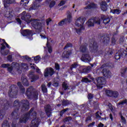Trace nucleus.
I'll return each mask as SVG.
<instances>
[{"instance_id": "obj_29", "label": "nucleus", "mask_w": 127, "mask_h": 127, "mask_svg": "<svg viewBox=\"0 0 127 127\" xmlns=\"http://www.w3.org/2000/svg\"><path fill=\"white\" fill-rule=\"evenodd\" d=\"M71 104L72 102H71V101L67 100H64L62 103L63 106H68V105H71Z\"/></svg>"}, {"instance_id": "obj_55", "label": "nucleus", "mask_w": 127, "mask_h": 127, "mask_svg": "<svg viewBox=\"0 0 127 127\" xmlns=\"http://www.w3.org/2000/svg\"><path fill=\"white\" fill-rule=\"evenodd\" d=\"M40 36H41V38L42 39H46V36L45 35H44V34H41Z\"/></svg>"}, {"instance_id": "obj_37", "label": "nucleus", "mask_w": 127, "mask_h": 127, "mask_svg": "<svg viewBox=\"0 0 127 127\" xmlns=\"http://www.w3.org/2000/svg\"><path fill=\"white\" fill-rule=\"evenodd\" d=\"M42 90L43 93H47V88H46V86H45V85L43 84L42 85Z\"/></svg>"}, {"instance_id": "obj_1", "label": "nucleus", "mask_w": 127, "mask_h": 127, "mask_svg": "<svg viewBox=\"0 0 127 127\" xmlns=\"http://www.w3.org/2000/svg\"><path fill=\"white\" fill-rule=\"evenodd\" d=\"M33 110V108L31 109L29 113L22 116L20 119V123H24L25 124L29 120V118L31 119H33V118L35 120L32 121L30 127H38L39 119L36 117V113Z\"/></svg>"}, {"instance_id": "obj_31", "label": "nucleus", "mask_w": 127, "mask_h": 127, "mask_svg": "<svg viewBox=\"0 0 127 127\" xmlns=\"http://www.w3.org/2000/svg\"><path fill=\"white\" fill-rule=\"evenodd\" d=\"M126 104H127V99H125L124 100L121 101L119 103L117 104V107H122L123 105H126Z\"/></svg>"}, {"instance_id": "obj_56", "label": "nucleus", "mask_w": 127, "mask_h": 127, "mask_svg": "<svg viewBox=\"0 0 127 127\" xmlns=\"http://www.w3.org/2000/svg\"><path fill=\"white\" fill-rule=\"evenodd\" d=\"M64 4H65V1H61L59 5L60 6H62V5H64Z\"/></svg>"}, {"instance_id": "obj_45", "label": "nucleus", "mask_w": 127, "mask_h": 127, "mask_svg": "<svg viewBox=\"0 0 127 127\" xmlns=\"http://www.w3.org/2000/svg\"><path fill=\"white\" fill-rule=\"evenodd\" d=\"M15 68L17 69V71H19V69H20V65L18 63L15 64Z\"/></svg>"}, {"instance_id": "obj_43", "label": "nucleus", "mask_w": 127, "mask_h": 127, "mask_svg": "<svg viewBox=\"0 0 127 127\" xmlns=\"http://www.w3.org/2000/svg\"><path fill=\"white\" fill-rule=\"evenodd\" d=\"M78 64L76 63H74L72 64L70 67V70H73V68H77Z\"/></svg>"}, {"instance_id": "obj_59", "label": "nucleus", "mask_w": 127, "mask_h": 127, "mask_svg": "<svg viewBox=\"0 0 127 127\" xmlns=\"http://www.w3.org/2000/svg\"><path fill=\"white\" fill-rule=\"evenodd\" d=\"M7 59H8V60H9V61H10V62L12 61V56H10V55L8 57Z\"/></svg>"}, {"instance_id": "obj_25", "label": "nucleus", "mask_w": 127, "mask_h": 127, "mask_svg": "<svg viewBox=\"0 0 127 127\" xmlns=\"http://www.w3.org/2000/svg\"><path fill=\"white\" fill-rule=\"evenodd\" d=\"M110 12H112L113 14H120L122 12V10L120 9H115L111 10Z\"/></svg>"}, {"instance_id": "obj_44", "label": "nucleus", "mask_w": 127, "mask_h": 127, "mask_svg": "<svg viewBox=\"0 0 127 127\" xmlns=\"http://www.w3.org/2000/svg\"><path fill=\"white\" fill-rule=\"evenodd\" d=\"M119 96V93L117 91H113L112 97H114L115 98H117Z\"/></svg>"}, {"instance_id": "obj_64", "label": "nucleus", "mask_w": 127, "mask_h": 127, "mask_svg": "<svg viewBox=\"0 0 127 127\" xmlns=\"http://www.w3.org/2000/svg\"><path fill=\"white\" fill-rule=\"evenodd\" d=\"M98 127H104V124L100 123L98 125Z\"/></svg>"}, {"instance_id": "obj_16", "label": "nucleus", "mask_w": 127, "mask_h": 127, "mask_svg": "<svg viewBox=\"0 0 127 127\" xmlns=\"http://www.w3.org/2000/svg\"><path fill=\"white\" fill-rule=\"evenodd\" d=\"M94 49H97V43H93V44L91 43L89 45V50L91 52H94Z\"/></svg>"}, {"instance_id": "obj_54", "label": "nucleus", "mask_w": 127, "mask_h": 127, "mask_svg": "<svg viewBox=\"0 0 127 127\" xmlns=\"http://www.w3.org/2000/svg\"><path fill=\"white\" fill-rule=\"evenodd\" d=\"M93 94L90 93V94H88V99L89 100H91V99H93Z\"/></svg>"}, {"instance_id": "obj_53", "label": "nucleus", "mask_w": 127, "mask_h": 127, "mask_svg": "<svg viewBox=\"0 0 127 127\" xmlns=\"http://www.w3.org/2000/svg\"><path fill=\"white\" fill-rule=\"evenodd\" d=\"M38 97V92H36L34 94V98H35V100H37Z\"/></svg>"}, {"instance_id": "obj_38", "label": "nucleus", "mask_w": 127, "mask_h": 127, "mask_svg": "<svg viewBox=\"0 0 127 127\" xmlns=\"http://www.w3.org/2000/svg\"><path fill=\"white\" fill-rule=\"evenodd\" d=\"M41 58L39 56H37L34 58V61H35L36 63H38L39 61H40Z\"/></svg>"}, {"instance_id": "obj_11", "label": "nucleus", "mask_w": 127, "mask_h": 127, "mask_svg": "<svg viewBox=\"0 0 127 127\" xmlns=\"http://www.w3.org/2000/svg\"><path fill=\"white\" fill-rule=\"evenodd\" d=\"M72 21V16L71 14H68L67 16V19H64L62 21L60 22L59 23V25L60 26H62L63 25H64L65 23H67V22H71Z\"/></svg>"}, {"instance_id": "obj_2", "label": "nucleus", "mask_w": 127, "mask_h": 127, "mask_svg": "<svg viewBox=\"0 0 127 127\" xmlns=\"http://www.w3.org/2000/svg\"><path fill=\"white\" fill-rule=\"evenodd\" d=\"M79 50L80 52H82V53H83L82 54V56L81 59L82 61H83V62L88 63L92 61L91 56L89 54V52H88V50H87V47L86 45L81 46L80 47Z\"/></svg>"}, {"instance_id": "obj_51", "label": "nucleus", "mask_w": 127, "mask_h": 127, "mask_svg": "<svg viewBox=\"0 0 127 127\" xmlns=\"http://www.w3.org/2000/svg\"><path fill=\"white\" fill-rule=\"evenodd\" d=\"M68 47H72V44L67 43L66 45L64 47V49H66V48H68Z\"/></svg>"}, {"instance_id": "obj_30", "label": "nucleus", "mask_w": 127, "mask_h": 127, "mask_svg": "<svg viewBox=\"0 0 127 127\" xmlns=\"http://www.w3.org/2000/svg\"><path fill=\"white\" fill-rule=\"evenodd\" d=\"M97 7V5L95 4L94 3H91L90 4L88 5L87 6L85 7V9H90V8Z\"/></svg>"}, {"instance_id": "obj_63", "label": "nucleus", "mask_w": 127, "mask_h": 127, "mask_svg": "<svg viewBox=\"0 0 127 127\" xmlns=\"http://www.w3.org/2000/svg\"><path fill=\"white\" fill-rule=\"evenodd\" d=\"M112 44H115V43H116V39H115V38H112Z\"/></svg>"}, {"instance_id": "obj_26", "label": "nucleus", "mask_w": 127, "mask_h": 127, "mask_svg": "<svg viewBox=\"0 0 127 127\" xmlns=\"http://www.w3.org/2000/svg\"><path fill=\"white\" fill-rule=\"evenodd\" d=\"M80 69H82L83 73H89L90 70H91L90 66H87L86 67L83 68V66H80Z\"/></svg>"}, {"instance_id": "obj_35", "label": "nucleus", "mask_w": 127, "mask_h": 127, "mask_svg": "<svg viewBox=\"0 0 127 127\" xmlns=\"http://www.w3.org/2000/svg\"><path fill=\"white\" fill-rule=\"evenodd\" d=\"M108 107H109L110 110H111V112H112V113H115V111L116 110V108H115V107H113L112 106V104L111 103H109L108 104Z\"/></svg>"}, {"instance_id": "obj_52", "label": "nucleus", "mask_w": 127, "mask_h": 127, "mask_svg": "<svg viewBox=\"0 0 127 127\" xmlns=\"http://www.w3.org/2000/svg\"><path fill=\"white\" fill-rule=\"evenodd\" d=\"M55 1H52L50 4V7H53V6H54V5H55Z\"/></svg>"}, {"instance_id": "obj_42", "label": "nucleus", "mask_w": 127, "mask_h": 127, "mask_svg": "<svg viewBox=\"0 0 127 127\" xmlns=\"http://www.w3.org/2000/svg\"><path fill=\"white\" fill-rule=\"evenodd\" d=\"M33 65L31 66V68L32 69H36V72L38 73H40V70L36 66H34V64H33Z\"/></svg>"}, {"instance_id": "obj_46", "label": "nucleus", "mask_w": 127, "mask_h": 127, "mask_svg": "<svg viewBox=\"0 0 127 127\" xmlns=\"http://www.w3.org/2000/svg\"><path fill=\"white\" fill-rule=\"evenodd\" d=\"M46 22L47 23V25H49L51 24V22H52V20L51 19H48L46 20Z\"/></svg>"}, {"instance_id": "obj_13", "label": "nucleus", "mask_w": 127, "mask_h": 127, "mask_svg": "<svg viewBox=\"0 0 127 127\" xmlns=\"http://www.w3.org/2000/svg\"><path fill=\"white\" fill-rule=\"evenodd\" d=\"M127 55V51L126 50H124L122 52L121 55H118L116 54L115 55V59L116 60H119L121 58V57H126Z\"/></svg>"}, {"instance_id": "obj_19", "label": "nucleus", "mask_w": 127, "mask_h": 127, "mask_svg": "<svg viewBox=\"0 0 127 127\" xmlns=\"http://www.w3.org/2000/svg\"><path fill=\"white\" fill-rule=\"evenodd\" d=\"M9 64H2V67L3 68H7V70L8 71V72H9L10 73H11V72H12V66H10L9 67Z\"/></svg>"}, {"instance_id": "obj_50", "label": "nucleus", "mask_w": 127, "mask_h": 127, "mask_svg": "<svg viewBox=\"0 0 127 127\" xmlns=\"http://www.w3.org/2000/svg\"><path fill=\"white\" fill-rule=\"evenodd\" d=\"M55 68L56 70H60V66L59 65V64H55Z\"/></svg>"}, {"instance_id": "obj_24", "label": "nucleus", "mask_w": 127, "mask_h": 127, "mask_svg": "<svg viewBox=\"0 0 127 127\" xmlns=\"http://www.w3.org/2000/svg\"><path fill=\"white\" fill-rule=\"evenodd\" d=\"M126 72H127V67H123L121 70L122 77H124V78H126V77H127V74H126Z\"/></svg>"}, {"instance_id": "obj_49", "label": "nucleus", "mask_w": 127, "mask_h": 127, "mask_svg": "<svg viewBox=\"0 0 127 127\" xmlns=\"http://www.w3.org/2000/svg\"><path fill=\"white\" fill-rule=\"evenodd\" d=\"M55 80H56L57 81V82H55L54 83V86L55 87H58L59 85V83H58V81H59V79L58 78H56Z\"/></svg>"}, {"instance_id": "obj_39", "label": "nucleus", "mask_w": 127, "mask_h": 127, "mask_svg": "<svg viewBox=\"0 0 127 127\" xmlns=\"http://www.w3.org/2000/svg\"><path fill=\"white\" fill-rule=\"evenodd\" d=\"M102 116V113H100V112H97L96 113V118L98 119V120H101V116Z\"/></svg>"}, {"instance_id": "obj_3", "label": "nucleus", "mask_w": 127, "mask_h": 127, "mask_svg": "<svg viewBox=\"0 0 127 127\" xmlns=\"http://www.w3.org/2000/svg\"><path fill=\"white\" fill-rule=\"evenodd\" d=\"M85 20H86V18L82 16L79 17L76 19H75V24L76 26H77V27H80V29L78 30L76 28L75 29V30L77 34H80L81 31L84 30V29H85V27H84V23H85Z\"/></svg>"}, {"instance_id": "obj_28", "label": "nucleus", "mask_w": 127, "mask_h": 127, "mask_svg": "<svg viewBox=\"0 0 127 127\" xmlns=\"http://www.w3.org/2000/svg\"><path fill=\"white\" fill-rule=\"evenodd\" d=\"M13 2H14V0H4V6L6 7L7 6V4L13 3Z\"/></svg>"}, {"instance_id": "obj_15", "label": "nucleus", "mask_w": 127, "mask_h": 127, "mask_svg": "<svg viewBox=\"0 0 127 127\" xmlns=\"http://www.w3.org/2000/svg\"><path fill=\"white\" fill-rule=\"evenodd\" d=\"M101 19H103V23L104 24H108L110 21H111V20L110 19V17H106L104 15H102L101 16Z\"/></svg>"}, {"instance_id": "obj_40", "label": "nucleus", "mask_w": 127, "mask_h": 127, "mask_svg": "<svg viewBox=\"0 0 127 127\" xmlns=\"http://www.w3.org/2000/svg\"><path fill=\"white\" fill-rule=\"evenodd\" d=\"M20 67H22V68H23V69H25L26 70H27V69H28V65L27 64H22L20 65Z\"/></svg>"}, {"instance_id": "obj_61", "label": "nucleus", "mask_w": 127, "mask_h": 127, "mask_svg": "<svg viewBox=\"0 0 127 127\" xmlns=\"http://www.w3.org/2000/svg\"><path fill=\"white\" fill-rule=\"evenodd\" d=\"M94 125H95V122H93L92 123H91L88 125V127H93Z\"/></svg>"}, {"instance_id": "obj_5", "label": "nucleus", "mask_w": 127, "mask_h": 127, "mask_svg": "<svg viewBox=\"0 0 127 127\" xmlns=\"http://www.w3.org/2000/svg\"><path fill=\"white\" fill-rule=\"evenodd\" d=\"M94 23L98 25L100 24L101 23V19L100 18H91L88 20L86 24L88 27H91V26H94Z\"/></svg>"}, {"instance_id": "obj_4", "label": "nucleus", "mask_w": 127, "mask_h": 127, "mask_svg": "<svg viewBox=\"0 0 127 127\" xmlns=\"http://www.w3.org/2000/svg\"><path fill=\"white\" fill-rule=\"evenodd\" d=\"M31 25L33 26V27H34L35 29L38 30L39 32H41V30H42V24L39 21L34 20L31 22Z\"/></svg>"}, {"instance_id": "obj_18", "label": "nucleus", "mask_w": 127, "mask_h": 127, "mask_svg": "<svg viewBox=\"0 0 127 127\" xmlns=\"http://www.w3.org/2000/svg\"><path fill=\"white\" fill-rule=\"evenodd\" d=\"M32 92H33V87H31L28 89L26 93L28 97L30 98L31 96L32 95Z\"/></svg>"}, {"instance_id": "obj_60", "label": "nucleus", "mask_w": 127, "mask_h": 127, "mask_svg": "<svg viewBox=\"0 0 127 127\" xmlns=\"http://www.w3.org/2000/svg\"><path fill=\"white\" fill-rule=\"evenodd\" d=\"M94 125H95V122H93L92 123H91L88 125V127H93Z\"/></svg>"}, {"instance_id": "obj_33", "label": "nucleus", "mask_w": 127, "mask_h": 127, "mask_svg": "<svg viewBox=\"0 0 127 127\" xmlns=\"http://www.w3.org/2000/svg\"><path fill=\"white\" fill-rule=\"evenodd\" d=\"M69 85H68V83L66 82H64L63 84V88L64 90H67Z\"/></svg>"}, {"instance_id": "obj_34", "label": "nucleus", "mask_w": 127, "mask_h": 127, "mask_svg": "<svg viewBox=\"0 0 127 127\" xmlns=\"http://www.w3.org/2000/svg\"><path fill=\"white\" fill-rule=\"evenodd\" d=\"M17 85L19 87V88L21 89V93H24L25 90H24V88H23V86H22V85H21V83L18 82Z\"/></svg>"}, {"instance_id": "obj_36", "label": "nucleus", "mask_w": 127, "mask_h": 127, "mask_svg": "<svg viewBox=\"0 0 127 127\" xmlns=\"http://www.w3.org/2000/svg\"><path fill=\"white\" fill-rule=\"evenodd\" d=\"M29 2V1L27 0H21V4H23L24 6H25L26 4H27Z\"/></svg>"}, {"instance_id": "obj_58", "label": "nucleus", "mask_w": 127, "mask_h": 127, "mask_svg": "<svg viewBox=\"0 0 127 127\" xmlns=\"http://www.w3.org/2000/svg\"><path fill=\"white\" fill-rule=\"evenodd\" d=\"M14 104L15 106H18V105H19V103L18 100H16L14 102Z\"/></svg>"}, {"instance_id": "obj_22", "label": "nucleus", "mask_w": 127, "mask_h": 127, "mask_svg": "<svg viewBox=\"0 0 127 127\" xmlns=\"http://www.w3.org/2000/svg\"><path fill=\"white\" fill-rule=\"evenodd\" d=\"M40 5L39 4L36 3V2H35L32 5V6L29 8L30 10H32V9H37L38 7H39Z\"/></svg>"}, {"instance_id": "obj_57", "label": "nucleus", "mask_w": 127, "mask_h": 127, "mask_svg": "<svg viewBox=\"0 0 127 127\" xmlns=\"http://www.w3.org/2000/svg\"><path fill=\"white\" fill-rule=\"evenodd\" d=\"M16 21L18 22L19 24H21V20L19 18L16 19Z\"/></svg>"}, {"instance_id": "obj_8", "label": "nucleus", "mask_w": 127, "mask_h": 127, "mask_svg": "<svg viewBox=\"0 0 127 127\" xmlns=\"http://www.w3.org/2000/svg\"><path fill=\"white\" fill-rule=\"evenodd\" d=\"M105 67H107V64H104L102 66L101 68H103L102 73H103V75L104 77H106V78H111L112 77V73L111 71H109V70L107 69V68Z\"/></svg>"}, {"instance_id": "obj_32", "label": "nucleus", "mask_w": 127, "mask_h": 127, "mask_svg": "<svg viewBox=\"0 0 127 127\" xmlns=\"http://www.w3.org/2000/svg\"><path fill=\"white\" fill-rule=\"evenodd\" d=\"M114 91L112 90H107L106 91V95L108 96V97H113V93Z\"/></svg>"}, {"instance_id": "obj_47", "label": "nucleus", "mask_w": 127, "mask_h": 127, "mask_svg": "<svg viewBox=\"0 0 127 127\" xmlns=\"http://www.w3.org/2000/svg\"><path fill=\"white\" fill-rule=\"evenodd\" d=\"M121 121L123 124H124V125L127 124V121L126 120V118H125V117L121 116Z\"/></svg>"}, {"instance_id": "obj_27", "label": "nucleus", "mask_w": 127, "mask_h": 127, "mask_svg": "<svg viewBox=\"0 0 127 127\" xmlns=\"http://www.w3.org/2000/svg\"><path fill=\"white\" fill-rule=\"evenodd\" d=\"M22 83L24 86H28V81L25 77H22L21 78Z\"/></svg>"}, {"instance_id": "obj_10", "label": "nucleus", "mask_w": 127, "mask_h": 127, "mask_svg": "<svg viewBox=\"0 0 127 127\" xmlns=\"http://www.w3.org/2000/svg\"><path fill=\"white\" fill-rule=\"evenodd\" d=\"M54 74V70L51 67H47L45 69L44 76L45 77L51 76Z\"/></svg>"}, {"instance_id": "obj_17", "label": "nucleus", "mask_w": 127, "mask_h": 127, "mask_svg": "<svg viewBox=\"0 0 127 127\" xmlns=\"http://www.w3.org/2000/svg\"><path fill=\"white\" fill-rule=\"evenodd\" d=\"M23 109L25 110V111H27L28 109H29V102L27 100H24L23 101Z\"/></svg>"}, {"instance_id": "obj_23", "label": "nucleus", "mask_w": 127, "mask_h": 127, "mask_svg": "<svg viewBox=\"0 0 127 127\" xmlns=\"http://www.w3.org/2000/svg\"><path fill=\"white\" fill-rule=\"evenodd\" d=\"M2 127H9V125H8V122H7V121L4 122L2 125ZM12 127H16L15 125V123H12Z\"/></svg>"}, {"instance_id": "obj_6", "label": "nucleus", "mask_w": 127, "mask_h": 127, "mask_svg": "<svg viewBox=\"0 0 127 127\" xmlns=\"http://www.w3.org/2000/svg\"><path fill=\"white\" fill-rule=\"evenodd\" d=\"M20 17L23 20H24L27 23H29L31 22L30 18L31 17V15L29 13H27L25 11H23L20 15Z\"/></svg>"}, {"instance_id": "obj_7", "label": "nucleus", "mask_w": 127, "mask_h": 127, "mask_svg": "<svg viewBox=\"0 0 127 127\" xmlns=\"http://www.w3.org/2000/svg\"><path fill=\"white\" fill-rule=\"evenodd\" d=\"M97 87L98 89H102L106 85V79L104 77H99L97 79Z\"/></svg>"}, {"instance_id": "obj_9", "label": "nucleus", "mask_w": 127, "mask_h": 127, "mask_svg": "<svg viewBox=\"0 0 127 127\" xmlns=\"http://www.w3.org/2000/svg\"><path fill=\"white\" fill-rule=\"evenodd\" d=\"M1 44V52L2 54V55L5 56L7 55L8 54V53H5L4 54L2 53V50H4V49H5V46L6 45V47H7V48H9V45H8V44H7V43H6V42H5V40H4V39H0V45Z\"/></svg>"}, {"instance_id": "obj_12", "label": "nucleus", "mask_w": 127, "mask_h": 127, "mask_svg": "<svg viewBox=\"0 0 127 127\" xmlns=\"http://www.w3.org/2000/svg\"><path fill=\"white\" fill-rule=\"evenodd\" d=\"M23 36H32L33 35V32L29 30H25L21 32Z\"/></svg>"}, {"instance_id": "obj_21", "label": "nucleus", "mask_w": 127, "mask_h": 127, "mask_svg": "<svg viewBox=\"0 0 127 127\" xmlns=\"http://www.w3.org/2000/svg\"><path fill=\"white\" fill-rule=\"evenodd\" d=\"M71 53L72 52H71V51H68L67 52H64L63 53L62 57L63 58H69V56L71 55Z\"/></svg>"}, {"instance_id": "obj_62", "label": "nucleus", "mask_w": 127, "mask_h": 127, "mask_svg": "<svg viewBox=\"0 0 127 127\" xmlns=\"http://www.w3.org/2000/svg\"><path fill=\"white\" fill-rule=\"evenodd\" d=\"M32 80L31 82L32 83L35 80V76L33 75L32 77H31Z\"/></svg>"}, {"instance_id": "obj_20", "label": "nucleus", "mask_w": 127, "mask_h": 127, "mask_svg": "<svg viewBox=\"0 0 127 127\" xmlns=\"http://www.w3.org/2000/svg\"><path fill=\"white\" fill-rule=\"evenodd\" d=\"M45 112L47 115H50L51 114V112L52 109H51V106L50 105H47L45 107Z\"/></svg>"}, {"instance_id": "obj_41", "label": "nucleus", "mask_w": 127, "mask_h": 127, "mask_svg": "<svg viewBox=\"0 0 127 127\" xmlns=\"http://www.w3.org/2000/svg\"><path fill=\"white\" fill-rule=\"evenodd\" d=\"M47 47H48L49 53H52V48L50 46H49V45H48V42H47Z\"/></svg>"}, {"instance_id": "obj_14", "label": "nucleus", "mask_w": 127, "mask_h": 127, "mask_svg": "<svg viewBox=\"0 0 127 127\" xmlns=\"http://www.w3.org/2000/svg\"><path fill=\"white\" fill-rule=\"evenodd\" d=\"M100 6L103 11H106V10L108 9V8H107L108 5L107 4V3L106 2V1H103V2L102 1L100 4Z\"/></svg>"}, {"instance_id": "obj_48", "label": "nucleus", "mask_w": 127, "mask_h": 127, "mask_svg": "<svg viewBox=\"0 0 127 127\" xmlns=\"http://www.w3.org/2000/svg\"><path fill=\"white\" fill-rule=\"evenodd\" d=\"M82 82H84L85 83H89L90 82V80L88 78H84L82 79Z\"/></svg>"}]
</instances>
